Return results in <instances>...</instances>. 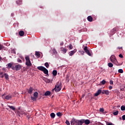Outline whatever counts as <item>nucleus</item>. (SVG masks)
I'll return each instance as SVG.
<instances>
[{"label":"nucleus","mask_w":125,"mask_h":125,"mask_svg":"<svg viewBox=\"0 0 125 125\" xmlns=\"http://www.w3.org/2000/svg\"><path fill=\"white\" fill-rule=\"evenodd\" d=\"M85 53H86V54H87V55H88L89 56H91V53H90L89 50L86 52Z\"/></svg>","instance_id":"nucleus-32"},{"label":"nucleus","mask_w":125,"mask_h":125,"mask_svg":"<svg viewBox=\"0 0 125 125\" xmlns=\"http://www.w3.org/2000/svg\"><path fill=\"white\" fill-rule=\"evenodd\" d=\"M37 69L40 71L43 72L44 74H45V75H48V70L45 67L42 66H40L37 67Z\"/></svg>","instance_id":"nucleus-2"},{"label":"nucleus","mask_w":125,"mask_h":125,"mask_svg":"<svg viewBox=\"0 0 125 125\" xmlns=\"http://www.w3.org/2000/svg\"><path fill=\"white\" fill-rule=\"evenodd\" d=\"M61 50L63 52V53L65 54L66 52H67V49L63 48V47H61Z\"/></svg>","instance_id":"nucleus-17"},{"label":"nucleus","mask_w":125,"mask_h":125,"mask_svg":"<svg viewBox=\"0 0 125 125\" xmlns=\"http://www.w3.org/2000/svg\"><path fill=\"white\" fill-rule=\"evenodd\" d=\"M122 120L123 121H125V115L122 116Z\"/></svg>","instance_id":"nucleus-48"},{"label":"nucleus","mask_w":125,"mask_h":125,"mask_svg":"<svg viewBox=\"0 0 125 125\" xmlns=\"http://www.w3.org/2000/svg\"><path fill=\"white\" fill-rule=\"evenodd\" d=\"M71 125H78V120L73 118L70 121Z\"/></svg>","instance_id":"nucleus-5"},{"label":"nucleus","mask_w":125,"mask_h":125,"mask_svg":"<svg viewBox=\"0 0 125 125\" xmlns=\"http://www.w3.org/2000/svg\"><path fill=\"white\" fill-rule=\"evenodd\" d=\"M0 60H1V57L0 56Z\"/></svg>","instance_id":"nucleus-58"},{"label":"nucleus","mask_w":125,"mask_h":125,"mask_svg":"<svg viewBox=\"0 0 125 125\" xmlns=\"http://www.w3.org/2000/svg\"><path fill=\"white\" fill-rule=\"evenodd\" d=\"M83 125V119L78 120V125Z\"/></svg>","instance_id":"nucleus-11"},{"label":"nucleus","mask_w":125,"mask_h":125,"mask_svg":"<svg viewBox=\"0 0 125 125\" xmlns=\"http://www.w3.org/2000/svg\"><path fill=\"white\" fill-rule=\"evenodd\" d=\"M101 83H102V84H105V83H106V81L104 80L101 82Z\"/></svg>","instance_id":"nucleus-40"},{"label":"nucleus","mask_w":125,"mask_h":125,"mask_svg":"<svg viewBox=\"0 0 125 125\" xmlns=\"http://www.w3.org/2000/svg\"><path fill=\"white\" fill-rule=\"evenodd\" d=\"M51 92L49 91H47L45 92V93H44V95L45 96H49V95H50L51 94Z\"/></svg>","instance_id":"nucleus-19"},{"label":"nucleus","mask_w":125,"mask_h":125,"mask_svg":"<svg viewBox=\"0 0 125 125\" xmlns=\"http://www.w3.org/2000/svg\"><path fill=\"white\" fill-rule=\"evenodd\" d=\"M8 107H9V108H10V109H11V110H13V111H15V110H16V108H15V107L13 106H11V105H8Z\"/></svg>","instance_id":"nucleus-22"},{"label":"nucleus","mask_w":125,"mask_h":125,"mask_svg":"<svg viewBox=\"0 0 125 125\" xmlns=\"http://www.w3.org/2000/svg\"><path fill=\"white\" fill-rule=\"evenodd\" d=\"M43 80L46 83H49L51 82L50 79H48V78H44Z\"/></svg>","instance_id":"nucleus-18"},{"label":"nucleus","mask_w":125,"mask_h":125,"mask_svg":"<svg viewBox=\"0 0 125 125\" xmlns=\"http://www.w3.org/2000/svg\"><path fill=\"white\" fill-rule=\"evenodd\" d=\"M17 114L19 116V117H21L22 115H24V114H25V112H24V111H20L19 110H18L17 111Z\"/></svg>","instance_id":"nucleus-9"},{"label":"nucleus","mask_w":125,"mask_h":125,"mask_svg":"<svg viewBox=\"0 0 125 125\" xmlns=\"http://www.w3.org/2000/svg\"><path fill=\"white\" fill-rule=\"evenodd\" d=\"M3 77H4V75H1L0 76V78H3Z\"/></svg>","instance_id":"nucleus-53"},{"label":"nucleus","mask_w":125,"mask_h":125,"mask_svg":"<svg viewBox=\"0 0 125 125\" xmlns=\"http://www.w3.org/2000/svg\"><path fill=\"white\" fill-rule=\"evenodd\" d=\"M50 117L52 118V119H54V118H55V113H51L50 114Z\"/></svg>","instance_id":"nucleus-23"},{"label":"nucleus","mask_w":125,"mask_h":125,"mask_svg":"<svg viewBox=\"0 0 125 125\" xmlns=\"http://www.w3.org/2000/svg\"><path fill=\"white\" fill-rule=\"evenodd\" d=\"M60 45H63V43H61Z\"/></svg>","instance_id":"nucleus-55"},{"label":"nucleus","mask_w":125,"mask_h":125,"mask_svg":"<svg viewBox=\"0 0 125 125\" xmlns=\"http://www.w3.org/2000/svg\"><path fill=\"white\" fill-rule=\"evenodd\" d=\"M109 89H110V90H111V89H112V88H113V87L112 86H111V85H110L109 86Z\"/></svg>","instance_id":"nucleus-50"},{"label":"nucleus","mask_w":125,"mask_h":125,"mask_svg":"<svg viewBox=\"0 0 125 125\" xmlns=\"http://www.w3.org/2000/svg\"><path fill=\"white\" fill-rule=\"evenodd\" d=\"M53 53H54V54H57V51L55 49H53Z\"/></svg>","instance_id":"nucleus-39"},{"label":"nucleus","mask_w":125,"mask_h":125,"mask_svg":"<svg viewBox=\"0 0 125 125\" xmlns=\"http://www.w3.org/2000/svg\"><path fill=\"white\" fill-rule=\"evenodd\" d=\"M34 97H36V98L38 97V95H39V93H38V92H35L33 94Z\"/></svg>","instance_id":"nucleus-29"},{"label":"nucleus","mask_w":125,"mask_h":125,"mask_svg":"<svg viewBox=\"0 0 125 125\" xmlns=\"http://www.w3.org/2000/svg\"><path fill=\"white\" fill-rule=\"evenodd\" d=\"M118 114H119V111H116L113 112V115L114 116H117V115H118Z\"/></svg>","instance_id":"nucleus-38"},{"label":"nucleus","mask_w":125,"mask_h":125,"mask_svg":"<svg viewBox=\"0 0 125 125\" xmlns=\"http://www.w3.org/2000/svg\"><path fill=\"white\" fill-rule=\"evenodd\" d=\"M79 52H80L82 55H83V54H84V51H80Z\"/></svg>","instance_id":"nucleus-43"},{"label":"nucleus","mask_w":125,"mask_h":125,"mask_svg":"<svg viewBox=\"0 0 125 125\" xmlns=\"http://www.w3.org/2000/svg\"><path fill=\"white\" fill-rule=\"evenodd\" d=\"M83 50L85 52H87V51H88V50H88L87 46H85L83 48Z\"/></svg>","instance_id":"nucleus-26"},{"label":"nucleus","mask_w":125,"mask_h":125,"mask_svg":"<svg viewBox=\"0 0 125 125\" xmlns=\"http://www.w3.org/2000/svg\"><path fill=\"white\" fill-rule=\"evenodd\" d=\"M11 16H13V14H11Z\"/></svg>","instance_id":"nucleus-59"},{"label":"nucleus","mask_w":125,"mask_h":125,"mask_svg":"<svg viewBox=\"0 0 125 125\" xmlns=\"http://www.w3.org/2000/svg\"><path fill=\"white\" fill-rule=\"evenodd\" d=\"M44 66H45V67L47 68H49V64H48V62H45L44 63Z\"/></svg>","instance_id":"nucleus-33"},{"label":"nucleus","mask_w":125,"mask_h":125,"mask_svg":"<svg viewBox=\"0 0 125 125\" xmlns=\"http://www.w3.org/2000/svg\"><path fill=\"white\" fill-rule=\"evenodd\" d=\"M52 75L54 77L57 76V70H53L52 72Z\"/></svg>","instance_id":"nucleus-21"},{"label":"nucleus","mask_w":125,"mask_h":125,"mask_svg":"<svg viewBox=\"0 0 125 125\" xmlns=\"http://www.w3.org/2000/svg\"><path fill=\"white\" fill-rule=\"evenodd\" d=\"M87 19L89 22H92L93 19L92 18V17L91 16H89L87 18Z\"/></svg>","instance_id":"nucleus-15"},{"label":"nucleus","mask_w":125,"mask_h":125,"mask_svg":"<svg viewBox=\"0 0 125 125\" xmlns=\"http://www.w3.org/2000/svg\"><path fill=\"white\" fill-rule=\"evenodd\" d=\"M112 31L114 32V33H115V32H117L118 31V28L115 27L112 29Z\"/></svg>","instance_id":"nucleus-35"},{"label":"nucleus","mask_w":125,"mask_h":125,"mask_svg":"<svg viewBox=\"0 0 125 125\" xmlns=\"http://www.w3.org/2000/svg\"><path fill=\"white\" fill-rule=\"evenodd\" d=\"M25 65L27 66L28 67H30L32 66V62H31V61L30 60V58L28 56H26L25 58Z\"/></svg>","instance_id":"nucleus-3"},{"label":"nucleus","mask_w":125,"mask_h":125,"mask_svg":"<svg viewBox=\"0 0 125 125\" xmlns=\"http://www.w3.org/2000/svg\"><path fill=\"white\" fill-rule=\"evenodd\" d=\"M2 49H3V45L0 44V50H1Z\"/></svg>","instance_id":"nucleus-45"},{"label":"nucleus","mask_w":125,"mask_h":125,"mask_svg":"<svg viewBox=\"0 0 125 125\" xmlns=\"http://www.w3.org/2000/svg\"><path fill=\"white\" fill-rule=\"evenodd\" d=\"M31 100H33V101H36L37 100V98L36 97H31Z\"/></svg>","instance_id":"nucleus-31"},{"label":"nucleus","mask_w":125,"mask_h":125,"mask_svg":"<svg viewBox=\"0 0 125 125\" xmlns=\"http://www.w3.org/2000/svg\"><path fill=\"white\" fill-rule=\"evenodd\" d=\"M40 8H42V7L40 6Z\"/></svg>","instance_id":"nucleus-61"},{"label":"nucleus","mask_w":125,"mask_h":125,"mask_svg":"<svg viewBox=\"0 0 125 125\" xmlns=\"http://www.w3.org/2000/svg\"><path fill=\"white\" fill-rule=\"evenodd\" d=\"M33 90H34V88L32 87H30L29 89H27V92L29 94H32V93H33Z\"/></svg>","instance_id":"nucleus-10"},{"label":"nucleus","mask_w":125,"mask_h":125,"mask_svg":"<svg viewBox=\"0 0 125 125\" xmlns=\"http://www.w3.org/2000/svg\"><path fill=\"white\" fill-rule=\"evenodd\" d=\"M83 124L86 125H88L90 124V120L88 119H83Z\"/></svg>","instance_id":"nucleus-8"},{"label":"nucleus","mask_w":125,"mask_h":125,"mask_svg":"<svg viewBox=\"0 0 125 125\" xmlns=\"http://www.w3.org/2000/svg\"><path fill=\"white\" fill-rule=\"evenodd\" d=\"M4 77L5 80H6V81H8V80H9V76H8V74H7V73L4 74Z\"/></svg>","instance_id":"nucleus-16"},{"label":"nucleus","mask_w":125,"mask_h":125,"mask_svg":"<svg viewBox=\"0 0 125 125\" xmlns=\"http://www.w3.org/2000/svg\"><path fill=\"white\" fill-rule=\"evenodd\" d=\"M102 92V90L101 89H99L96 93L94 94V96L97 97Z\"/></svg>","instance_id":"nucleus-12"},{"label":"nucleus","mask_w":125,"mask_h":125,"mask_svg":"<svg viewBox=\"0 0 125 125\" xmlns=\"http://www.w3.org/2000/svg\"><path fill=\"white\" fill-rule=\"evenodd\" d=\"M108 66L109 68H112L114 65L111 62H109L108 63Z\"/></svg>","instance_id":"nucleus-28"},{"label":"nucleus","mask_w":125,"mask_h":125,"mask_svg":"<svg viewBox=\"0 0 125 125\" xmlns=\"http://www.w3.org/2000/svg\"><path fill=\"white\" fill-rule=\"evenodd\" d=\"M118 72L121 74H123V73H124V70L122 69H120L118 70Z\"/></svg>","instance_id":"nucleus-36"},{"label":"nucleus","mask_w":125,"mask_h":125,"mask_svg":"<svg viewBox=\"0 0 125 125\" xmlns=\"http://www.w3.org/2000/svg\"><path fill=\"white\" fill-rule=\"evenodd\" d=\"M109 83H110V84H114V82H113V81L110 80Z\"/></svg>","instance_id":"nucleus-47"},{"label":"nucleus","mask_w":125,"mask_h":125,"mask_svg":"<svg viewBox=\"0 0 125 125\" xmlns=\"http://www.w3.org/2000/svg\"><path fill=\"white\" fill-rule=\"evenodd\" d=\"M83 97H84V96H82V98H83Z\"/></svg>","instance_id":"nucleus-60"},{"label":"nucleus","mask_w":125,"mask_h":125,"mask_svg":"<svg viewBox=\"0 0 125 125\" xmlns=\"http://www.w3.org/2000/svg\"><path fill=\"white\" fill-rule=\"evenodd\" d=\"M7 109V110H8L7 108H6Z\"/></svg>","instance_id":"nucleus-64"},{"label":"nucleus","mask_w":125,"mask_h":125,"mask_svg":"<svg viewBox=\"0 0 125 125\" xmlns=\"http://www.w3.org/2000/svg\"><path fill=\"white\" fill-rule=\"evenodd\" d=\"M110 59L111 62H112V63L115 64V65H118V61L117 60V59L116 58V56H115V55H112L110 57Z\"/></svg>","instance_id":"nucleus-4"},{"label":"nucleus","mask_w":125,"mask_h":125,"mask_svg":"<svg viewBox=\"0 0 125 125\" xmlns=\"http://www.w3.org/2000/svg\"><path fill=\"white\" fill-rule=\"evenodd\" d=\"M7 67L9 68H11V67H12V64L11 63H8Z\"/></svg>","instance_id":"nucleus-34"},{"label":"nucleus","mask_w":125,"mask_h":125,"mask_svg":"<svg viewBox=\"0 0 125 125\" xmlns=\"http://www.w3.org/2000/svg\"><path fill=\"white\" fill-rule=\"evenodd\" d=\"M76 52H77V49H75L74 50L71 51L69 52L68 54L69 56H73V55H74Z\"/></svg>","instance_id":"nucleus-6"},{"label":"nucleus","mask_w":125,"mask_h":125,"mask_svg":"<svg viewBox=\"0 0 125 125\" xmlns=\"http://www.w3.org/2000/svg\"><path fill=\"white\" fill-rule=\"evenodd\" d=\"M56 115L58 117H62V113H61V112H58V113H57Z\"/></svg>","instance_id":"nucleus-30"},{"label":"nucleus","mask_w":125,"mask_h":125,"mask_svg":"<svg viewBox=\"0 0 125 125\" xmlns=\"http://www.w3.org/2000/svg\"><path fill=\"white\" fill-rule=\"evenodd\" d=\"M83 50L85 52H87V51H88V50H88L87 46H85L83 48Z\"/></svg>","instance_id":"nucleus-25"},{"label":"nucleus","mask_w":125,"mask_h":125,"mask_svg":"<svg viewBox=\"0 0 125 125\" xmlns=\"http://www.w3.org/2000/svg\"><path fill=\"white\" fill-rule=\"evenodd\" d=\"M107 125H113V123H106Z\"/></svg>","instance_id":"nucleus-51"},{"label":"nucleus","mask_w":125,"mask_h":125,"mask_svg":"<svg viewBox=\"0 0 125 125\" xmlns=\"http://www.w3.org/2000/svg\"><path fill=\"white\" fill-rule=\"evenodd\" d=\"M119 56L120 57V58H124V56H123L122 54H120Z\"/></svg>","instance_id":"nucleus-49"},{"label":"nucleus","mask_w":125,"mask_h":125,"mask_svg":"<svg viewBox=\"0 0 125 125\" xmlns=\"http://www.w3.org/2000/svg\"><path fill=\"white\" fill-rule=\"evenodd\" d=\"M65 124L67 125H70V122H69V121H68V120H66V122H65Z\"/></svg>","instance_id":"nucleus-42"},{"label":"nucleus","mask_w":125,"mask_h":125,"mask_svg":"<svg viewBox=\"0 0 125 125\" xmlns=\"http://www.w3.org/2000/svg\"><path fill=\"white\" fill-rule=\"evenodd\" d=\"M24 32L23 31H20L19 32V35H20L21 37H23L24 36Z\"/></svg>","instance_id":"nucleus-20"},{"label":"nucleus","mask_w":125,"mask_h":125,"mask_svg":"<svg viewBox=\"0 0 125 125\" xmlns=\"http://www.w3.org/2000/svg\"><path fill=\"white\" fill-rule=\"evenodd\" d=\"M66 81H68V79H69V76H68V75H66Z\"/></svg>","instance_id":"nucleus-52"},{"label":"nucleus","mask_w":125,"mask_h":125,"mask_svg":"<svg viewBox=\"0 0 125 125\" xmlns=\"http://www.w3.org/2000/svg\"><path fill=\"white\" fill-rule=\"evenodd\" d=\"M68 47L69 49H72L73 48V45H72V44H70L68 46Z\"/></svg>","instance_id":"nucleus-41"},{"label":"nucleus","mask_w":125,"mask_h":125,"mask_svg":"<svg viewBox=\"0 0 125 125\" xmlns=\"http://www.w3.org/2000/svg\"><path fill=\"white\" fill-rule=\"evenodd\" d=\"M35 55L36 56H39V57H40L41 56V54H40V52L36 51L35 52Z\"/></svg>","instance_id":"nucleus-27"},{"label":"nucleus","mask_w":125,"mask_h":125,"mask_svg":"<svg viewBox=\"0 0 125 125\" xmlns=\"http://www.w3.org/2000/svg\"><path fill=\"white\" fill-rule=\"evenodd\" d=\"M102 94H106V95H109V93H110V92L108 90H104L102 92Z\"/></svg>","instance_id":"nucleus-13"},{"label":"nucleus","mask_w":125,"mask_h":125,"mask_svg":"<svg viewBox=\"0 0 125 125\" xmlns=\"http://www.w3.org/2000/svg\"><path fill=\"white\" fill-rule=\"evenodd\" d=\"M19 110H20V107L19 108Z\"/></svg>","instance_id":"nucleus-63"},{"label":"nucleus","mask_w":125,"mask_h":125,"mask_svg":"<svg viewBox=\"0 0 125 125\" xmlns=\"http://www.w3.org/2000/svg\"><path fill=\"white\" fill-rule=\"evenodd\" d=\"M11 98H12V96L11 95H8L5 97V99L6 100H9Z\"/></svg>","instance_id":"nucleus-14"},{"label":"nucleus","mask_w":125,"mask_h":125,"mask_svg":"<svg viewBox=\"0 0 125 125\" xmlns=\"http://www.w3.org/2000/svg\"><path fill=\"white\" fill-rule=\"evenodd\" d=\"M121 109L122 111H125V106L124 105L121 106Z\"/></svg>","instance_id":"nucleus-37"},{"label":"nucleus","mask_w":125,"mask_h":125,"mask_svg":"<svg viewBox=\"0 0 125 125\" xmlns=\"http://www.w3.org/2000/svg\"><path fill=\"white\" fill-rule=\"evenodd\" d=\"M120 119L121 120H122V118L120 117Z\"/></svg>","instance_id":"nucleus-62"},{"label":"nucleus","mask_w":125,"mask_h":125,"mask_svg":"<svg viewBox=\"0 0 125 125\" xmlns=\"http://www.w3.org/2000/svg\"><path fill=\"white\" fill-rule=\"evenodd\" d=\"M61 83L59 82L56 83L55 88L53 89L52 91H56V92H59L61 90Z\"/></svg>","instance_id":"nucleus-1"},{"label":"nucleus","mask_w":125,"mask_h":125,"mask_svg":"<svg viewBox=\"0 0 125 125\" xmlns=\"http://www.w3.org/2000/svg\"><path fill=\"white\" fill-rule=\"evenodd\" d=\"M16 71H19L22 68V66L20 64L16 65L15 66Z\"/></svg>","instance_id":"nucleus-7"},{"label":"nucleus","mask_w":125,"mask_h":125,"mask_svg":"<svg viewBox=\"0 0 125 125\" xmlns=\"http://www.w3.org/2000/svg\"><path fill=\"white\" fill-rule=\"evenodd\" d=\"M118 48L119 49H121V48H122V47H118Z\"/></svg>","instance_id":"nucleus-57"},{"label":"nucleus","mask_w":125,"mask_h":125,"mask_svg":"<svg viewBox=\"0 0 125 125\" xmlns=\"http://www.w3.org/2000/svg\"><path fill=\"white\" fill-rule=\"evenodd\" d=\"M17 61L19 62V63H22V60H21L20 59H18Z\"/></svg>","instance_id":"nucleus-44"},{"label":"nucleus","mask_w":125,"mask_h":125,"mask_svg":"<svg viewBox=\"0 0 125 125\" xmlns=\"http://www.w3.org/2000/svg\"><path fill=\"white\" fill-rule=\"evenodd\" d=\"M100 112H104V108H102L100 109Z\"/></svg>","instance_id":"nucleus-46"},{"label":"nucleus","mask_w":125,"mask_h":125,"mask_svg":"<svg viewBox=\"0 0 125 125\" xmlns=\"http://www.w3.org/2000/svg\"><path fill=\"white\" fill-rule=\"evenodd\" d=\"M4 95H5V94H4L2 96V97H3L4 96Z\"/></svg>","instance_id":"nucleus-56"},{"label":"nucleus","mask_w":125,"mask_h":125,"mask_svg":"<svg viewBox=\"0 0 125 125\" xmlns=\"http://www.w3.org/2000/svg\"><path fill=\"white\" fill-rule=\"evenodd\" d=\"M0 75H3V72H0Z\"/></svg>","instance_id":"nucleus-54"},{"label":"nucleus","mask_w":125,"mask_h":125,"mask_svg":"<svg viewBox=\"0 0 125 125\" xmlns=\"http://www.w3.org/2000/svg\"><path fill=\"white\" fill-rule=\"evenodd\" d=\"M17 3L20 5V4H22V0H17Z\"/></svg>","instance_id":"nucleus-24"}]
</instances>
